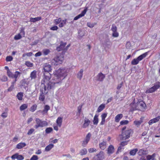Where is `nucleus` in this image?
<instances>
[{"mask_svg":"<svg viewBox=\"0 0 160 160\" xmlns=\"http://www.w3.org/2000/svg\"><path fill=\"white\" fill-rule=\"evenodd\" d=\"M13 57L11 56H7L6 58V60L7 62H10L13 60Z\"/></svg>","mask_w":160,"mask_h":160,"instance_id":"47","label":"nucleus"},{"mask_svg":"<svg viewBox=\"0 0 160 160\" xmlns=\"http://www.w3.org/2000/svg\"><path fill=\"white\" fill-rule=\"evenodd\" d=\"M105 105L102 104L100 105L98 107L97 112H99L102 111L105 108Z\"/></svg>","mask_w":160,"mask_h":160,"instance_id":"27","label":"nucleus"},{"mask_svg":"<svg viewBox=\"0 0 160 160\" xmlns=\"http://www.w3.org/2000/svg\"><path fill=\"white\" fill-rule=\"evenodd\" d=\"M155 156V154H153L152 155H148L146 156V158L147 160H150L152 158V157Z\"/></svg>","mask_w":160,"mask_h":160,"instance_id":"50","label":"nucleus"},{"mask_svg":"<svg viewBox=\"0 0 160 160\" xmlns=\"http://www.w3.org/2000/svg\"><path fill=\"white\" fill-rule=\"evenodd\" d=\"M106 142L103 141L102 142L100 143L99 144V148L101 149L104 150L106 147Z\"/></svg>","mask_w":160,"mask_h":160,"instance_id":"23","label":"nucleus"},{"mask_svg":"<svg viewBox=\"0 0 160 160\" xmlns=\"http://www.w3.org/2000/svg\"><path fill=\"white\" fill-rule=\"evenodd\" d=\"M37 105L36 104L33 105L30 108L29 110L32 112H34L36 110Z\"/></svg>","mask_w":160,"mask_h":160,"instance_id":"37","label":"nucleus"},{"mask_svg":"<svg viewBox=\"0 0 160 160\" xmlns=\"http://www.w3.org/2000/svg\"><path fill=\"white\" fill-rule=\"evenodd\" d=\"M50 109V107L48 105H45L44 107V109L42 111V112L47 113L48 111Z\"/></svg>","mask_w":160,"mask_h":160,"instance_id":"35","label":"nucleus"},{"mask_svg":"<svg viewBox=\"0 0 160 160\" xmlns=\"http://www.w3.org/2000/svg\"><path fill=\"white\" fill-rule=\"evenodd\" d=\"M7 73L9 77L13 78V74L9 70H8V71L7 72Z\"/></svg>","mask_w":160,"mask_h":160,"instance_id":"45","label":"nucleus"},{"mask_svg":"<svg viewBox=\"0 0 160 160\" xmlns=\"http://www.w3.org/2000/svg\"><path fill=\"white\" fill-rule=\"evenodd\" d=\"M114 147L113 145H111L108 148V153L109 154H111L114 152Z\"/></svg>","mask_w":160,"mask_h":160,"instance_id":"18","label":"nucleus"},{"mask_svg":"<svg viewBox=\"0 0 160 160\" xmlns=\"http://www.w3.org/2000/svg\"><path fill=\"white\" fill-rule=\"evenodd\" d=\"M147 153V151L146 150H144L143 149H140L138 152V155L140 156H142V155H146Z\"/></svg>","mask_w":160,"mask_h":160,"instance_id":"20","label":"nucleus"},{"mask_svg":"<svg viewBox=\"0 0 160 160\" xmlns=\"http://www.w3.org/2000/svg\"><path fill=\"white\" fill-rule=\"evenodd\" d=\"M44 78L42 80L41 83H46V82L49 81V80L51 78V75L49 72H44L43 73Z\"/></svg>","mask_w":160,"mask_h":160,"instance_id":"9","label":"nucleus"},{"mask_svg":"<svg viewBox=\"0 0 160 160\" xmlns=\"http://www.w3.org/2000/svg\"><path fill=\"white\" fill-rule=\"evenodd\" d=\"M52 130V128H46L45 130L46 133L47 134L51 132Z\"/></svg>","mask_w":160,"mask_h":160,"instance_id":"44","label":"nucleus"},{"mask_svg":"<svg viewBox=\"0 0 160 160\" xmlns=\"http://www.w3.org/2000/svg\"><path fill=\"white\" fill-rule=\"evenodd\" d=\"M50 52V51L48 49H45L43 50V53L45 55H48Z\"/></svg>","mask_w":160,"mask_h":160,"instance_id":"41","label":"nucleus"},{"mask_svg":"<svg viewBox=\"0 0 160 160\" xmlns=\"http://www.w3.org/2000/svg\"><path fill=\"white\" fill-rule=\"evenodd\" d=\"M96 151V149L95 148H90L88 149V152L90 153H92Z\"/></svg>","mask_w":160,"mask_h":160,"instance_id":"57","label":"nucleus"},{"mask_svg":"<svg viewBox=\"0 0 160 160\" xmlns=\"http://www.w3.org/2000/svg\"><path fill=\"white\" fill-rule=\"evenodd\" d=\"M54 21L55 24L57 25L62 21V20L61 18H59L58 19H55Z\"/></svg>","mask_w":160,"mask_h":160,"instance_id":"52","label":"nucleus"},{"mask_svg":"<svg viewBox=\"0 0 160 160\" xmlns=\"http://www.w3.org/2000/svg\"><path fill=\"white\" fill-rule=\"evenodd\" d=\"M54 146L53 144H51L48 145L45 148V151H49Z\"/></svg>","mask_w":160,"mask_h":160,"instance_id":"31","label":"nucleus"},{"mask_svg":"<svg viewBox=\"0 0 160 160\" xmlns=\"http://www.w3.org/2000/svg\"><path fill=\"white\" fill-rule=\"evenodd\" d=\"M130 106L131 107V108L130 109V111H133L134 110H132V106L133 107H135L137 106V104L136 105V104L133 101L130 104Z\"/></svg>","mask_w":160,"mask_h":160,"instance_id":"51","label":"nucleus"},{"mask_svg":"<svg viewBox=\"0 0 160 160\" xmlns=\"http://www.w3.org/2000/svg\"><path fill=\"white\" fill-rule=\"evenodd\" d=\"M63 60L64 58L62 56H57L53 59L52 61H53L52 62L53 63L54 62H55L54 65H58L59 64H62Z\"/></svg>","mask_w":160,"mask_h":160,"instance_id":"7","label":"nucleus"},{"mask_svg":"<svg viewBox=\"0 0 160 160\" xmlns=\"http://www.w3.org/2000/svg\"><path fill=\"white\" fill-rule=\"evenodd\" d=\"M96 23H92L91 22H88L87 23V25L88 27L90 28H92L96 25Z\"/></svg>","mask_w":160,"mask_h":160,"instance_id":"39","label":"nucleus"},{"mask_svg":"<svg viewBox=\"0 0 160 160\" xmlns=\"http://www.w3.org/2000/svg\"><path fill=\"white\" fill-rule=\"evenodd\" d=\"M133 133V131L131 129L126 130L122 132V134L119 135L121 140H125L129 138Z\"/></svg>","mask_w":160,"mask_h":160,"instance_id":"2","label":"nucleus"},{"mask_svg":"<svg viewBox=\"0 0 160 160\" xmlns=\"http://www.w3.org/2000/svg\"><path fill=\"white\" fill-rule=\"evenodd\" d=\"M12 159H17L18 160H22L24 159L23 156L22 155H19L18 153H16L11 156Z\"/></svg>","mask_w":160,"mask_h":160,"instance_id":"13","label":"nucleus"},{"mask_svg":"<svg viewBox=\"0 0 160 160\" xmlns=\"http://www.w3.org/2000/svg\"><path fill=\"white\" fill-rule=\"evenodd\" d=\"M83 70L82 69L80 70V71L77 74V77L80 80L82 78L83 75Z\"/></svg>","mask_w":160,"mask_h":160,"instance_id":"30","label":"nucleus"},{"mask_svg":"<svg viewBox=\"0 0 160 160\" xmlns=\"http://www.w3.org/2000/svg\"><path fill=\"white\" fill-rule=\"evenodd\" d=\"M119 36V34L117 31L113 32L112 34V36L114 37H117Z\"/></svg>","mask_w":160,"mask_h":160,"instance_id":"53","label":"nucleus"},{"mask_svg":"<svg viewBox=\"0 0 160 160\" xmlns=\"http://www.w3.org/2000/svg\"><path fill=\"white\" fill-rule=\"evenodd\" d=\"M36 76V72L35 71H33L30 74V77L32 79H35Z\"/></svg>","mask_w":160,"mask_h":160,"instance_id":"33","label":"nucleus"},{"mask_svg":"<svg viewBox=\"0 0 160 160\" xmlns=\"http://www.w3.org/2000/svg\"><path fill=\"white\" fill-rule=\"evenodd\" d=\"M23 97V93L22 92H18L17 95V98L19 100H21L22 99V97Z\"/></svg>","mask_w":160,"mask_h":160,"instance_id":"32","label":"nucleus"},{"mask_svg":"<svg viewBox=\"0 0 160 160\" xmlns=\"http://www.w3.org/2000/svg\"><path fill=\"white\" fill-rule=\"evenodd\" d=\"M58 29V27L57 26H54L50 28V30L54 31L57 30Z\"/></svg>","mask_w":160,"mask_h":160,"instance_id":"58","label":"nucleus"},{"mask_svg":"<svg viewBox=\"0 0 160 160\" xmlns=\"http://www.w3.org/2000/svg\"><path fill=\"white\" fill-rule=\"evenodd\" d=\"M136 104V106L135 107L132 106V110H139L140 108L142 109H146V103L142 101H138Z\"/></svg>","mask_w":160,"mask_h":160,"instance_id":"3","label":"nucleus"},{"mask_svg":"<svg viewBox=\"0 0 160 160\" xmlns=\"http://www.w3.org/2000/svg\"><path fill=\"white\" fill-rule=\"evenodd\" d=\"M90 122V120L85 117L84 121V123L82 125V128H85L88 127Z\"/></svg>","mask_w":160,"mask_h":160,"instance_id":"17","label":"nucleus"},{"mask_svg":"<svg viewBox=\"0 0 160 160\" xmlns=\"http://www.w3.org/2000/svg\"><path fill=\"white\" fill-rule=\"evenodd\" d=\"M34 131V129L33 128H31L30 129L29 131H28L27 134L28 135H31L33 132Z\"/></svg>","mask_w":160,"mask_h":160,"instance_id":"56","label":"nucleus"},{"mask_svg":"<svg viewBox=\"0 0 160 160\" xmlns=\"http://www.w3.org/2000/svg\"><path fill=\"white\" fill-rule=\"evenodd\" d=\"M35 121L37 123L35 126V128H38L39 127H43L46 126L48 125V123L47 122L42 121L38 118H36Z\"/></svg>","mask_w":160,"mask_h":160,"instance_id":"6","label":"nucleus"},{"mask_svg":"<svg viewBox=\"0 0 160 160\" xmlns=\"http://www.w3.org/2000/svg\"><path fill=\"white\" fill-rule=\"evenodd\" d=\"M20 83L21 86L22 87H26L27 85V80L25 79L22 80L20 82Z\"/></svg>","mask_w":160,"mask_h":160,"instance_id":"29","label":"nucleus"},{"mask_svg":"<svg viewBox=\"0 0 160 160\" xmlns=\"http://www.w3.org/2000/svg\"><path fill=\"white\" fill-rule=\"evenodd\" d=\"M138 151L137 148L131 150L130 152V154L131 155L134 156L135 155L137 152Z\"/></svg>","mask_w":160,"mask_h":160,"instance_id":"38","label":"nucleus"},{"mask_svg":"<svg viewBox=\"0 0 160 160\" xmlns=\"http://www.w3.org/2000/svg\"><path fill=\"white\" fill-rule=\"evenodd\" d=\"M117 27L115 24H112V26L111 30L113 31V32H115L117 31Z\"/></svg>","mask_w":160,"mask_h":160,"instance_id":"42","label":"nucleus"},{"mask_svg":"<svg viewBox=\"0 0 160 160\" xmlns=\"http://www.w3.org/2000/svg\"><path fill=\"white\" fill-rule=\"evenodd\" d=\"M25 65L28 67H32L33 66V64L29 61H26Z\"/></svg>","mask_w":160,"mask_h":160,"instance_id":"49","label":"nucleus"},{"mask_svg":"<svg viewBox=\"0 0 160 160\" xmlns=\"http://www.w3.org/2000/svg\"><path fill=\"white\" fill-rule=\"evenodd\" d=\"M43 68L45 72H49L52 70L51 65L47 63L44 64Z\"/></svg>","mask_w":160,"mask_h":160,"instance_id":"14","label":"nucleus"},{"mask_svg":"<svg viewBox=\"0 0 160 160\" xmlns=\"http://www.w3.org/2000/svg\"><path fill=\"white\" fill-rule=\"evenodd\" d=\"M160 86V84L159 82L156 83L152 87L150 88L149 89H148L146 91L147 93H152L155 91Z\"/></svg>","mask_w":160,"mask_h":160,"instance_id":"8","label":"nucleus"},{"mask_svg":"<svg viewBox=\"0 0 160 160\" xmlns=\"http://www.w3.org/2000/svg\"><path fill=\"white\" fill-rule=\"evenodd\" d=\"M91 136V134L90 132L88 133L87 134L84 140L83 141L82 144V145L83 147H85L86 146V145L89 141Z\"/></svg>","mask_w":160,"mask_h":160,"instance_id":"10","label":"nucleus"},{"mask_svg":"<svg viewBox=\"0 0 160 160\" xmlns=\"http://www.w3.org/2000/svg\"><path fill=\"white\" fill-rule=\"evenodd\" d=\"M160 119V116H158L150 120L148 122V124L149 125H151L153 123H155L158 122L159 120Z\"/></svg>","mask_w":160,"mask_h":160,"instance_id":"16","label":"nucleus"},{"mask_svg":"<svg viewBox=\"0 0 160 160\" xmlns=\"http://www.w3.org/2000/svg\"><path fill=\"white\" fill-rule=\"evenodd\" d=\"M65 72V69L59 68L54 74L51 80L44 84L42 83L41 87L42 88V84L44 85L46 87V91L48 92L49 90L54 88L57 84L61 83L62 81L67 76Z\"/></svg>","mask_w":160,"mask_h":160,"instance_id":"1","label":"nucleus"},{"mask_svg":"<svg viewBox=\"0 0 160 160\" xmlns=\"http://www.w3.org/2000/svg\"><path fill=\"white\" fill-rule=\"evenodd\" d=\"M129 123V121L127 120H122L120 122L121 125H124L127 124Z\"/></svg>","mask_w":160,"mask_h":160,"instance_id":"43","label":"nucleus"},{"mask_svg":"<svg viewBox=\"0 0 160 160\" xmlns=\"http://www.w3.org/2000/svg\"><path fill=\"white\" fill-rule=\"evenodd\" d=\"M42 19L41 17H38L35 18H30V21L31 22H35L36 21H39Z\"/></svg>","mask_w":160,"mask_h":160,"instance_id":"19","label":"nucleus"},{"mask_svg":"<svg viewBox=\"0 0 160 160\" xmlns=\"http://www.w3.org/2000/svg\"><path fill=\"white\" fill-rule=\"evenodd\" d=\"M8 114L6 112H4L2 113L1 115V116L3 117V118H5L7 117Z\"/></svg>","mask_w":160,"mask_h":160,"instance_id":"61","label":"nucleus"},{"mask_svg":"<svg viewBox=\"0 0 160 160\" xmlns=\"http://www.w3.org/2000/svg\"><path fill=\"white\" fill-rule=\"evenodd\" d=\"M122 84L123 82H122L120 84H118L117 86V89L118 90L120 89L122 87Z\"/></svg>","mask_w":160,"mask_h":160,"instance_id":"64","label":"nucleus"},{"mask_svg":"<svg viewBox=\"0 0 160 160\" xmlns=\"http://www.w3.org/2000/svg\"><path fill=\"white\" fill-rule=\"evenodd\" d=\"M123 117V115L122 114L117 115L115 118V121L116 122H118L120 119Z\"/></svg>","mask_w":160,"mask_h":160,"instance_id":"24","label":"nucleus"},{"mask_svg":"<svg viewBox=\"0 0 160 160\" xmlns=\"http://www.w3.org/2000/svg\"><path fill=\"white\" fill-rule=\"evenodd\" d=\"M28 108V105L26 104H22L20 107V109L21 111H23Z\"/></svg>","mask_w":160,"mask_h":160,"instance_id":"36","label":"nucleus"},{"mask_svg":"<svg viewBox=\"0 0 160 160\" xmlns=\"http://www.w3.org/2000/svg\"><path fill=\"white\" fill-rule=\"evenodd\" d=\"M105 75L101 72L98 73L96 77V80L102 82L105 78Z\"/></svg>","mask_w":160,"mask_h":160,"instance_id":"12","label":"nucleus"},{"mask_svg":"<svg viewBox=\"0 0 160 160\" xmlns=\"http://www.w3.org/2000/svg\"><path fill=\"white\" fill-rule=\"evenodd\" d=\"M128 142L127 141H123L120 144V145L122 146H125V145H126L128 144Z\"/></svg>","mask_w":160,"mask_h":160,"instance_id":"55","label":"nucleus"},{"mask_svg":"<svg viewBox=\"0 0 160 160\" xmlns=\"http://www.w3.org/2000/svg\"><path fill=\"white\" fill-rule=\"evenodd\" d=\"M107 115V113H103L101 115L102 119L103 120L105 119V118L106 117Z\"/></svg>","mask_w":160,"mask_h":160,"instance_id":"60","label":"nucleus"},{"mask_svg":"<svg viewBox=\"0 0 160 160\" xmlns=\"http://www.w3.org/2000/svg\"><path fill=\"white\" fill-rule=\"evenodd\" d=\"M21 73L18 71H16L15 73V74H13V78L17 79V78L18 76H20Z\"/></svg>","mask_w":160,"mask_h":160,"instance_id":"40","label":"nucleus"},{"mask_svg":"<svg viewBox=\"0 0 160 160\" xmlns=\"http://www.w3.org/2000/svg\"><path fill=\"white\" fill-rule=\"evenodd\" d=\"M41 55H42L41 52H37V53H36L35 54V56L36 57H37L41 56Z\"/></svg>","mask_w":160,"mask_h":160,"instance_id":"63","label":"nucleus"},{"mask_svg":"<svg viewBox=\"0 0 160 160\" xmlns=\"http://www.w3.org/2000/svg\"><path fill=\"white\" fill-rule=\"evenodd\" d=\"M42 88L40 87V95L39 98V100L43 101L45 100V96L44 95L46 94L48 92V91H46V87L45 86L42 84Z\"/></svg>","mask_w":160,"mask_h":160,"instance_id":"5","label":"nucleus"},{"mask_svg":"<svg viewBox=\"0 0 160 160\" xmlns=\"http://www.w3.org/2000/svg\"><path fill=\"white\" fill-rule=\"evenodd\" d=\"M148 55V52H146L138 56L137 58H134L132 61L131 63L132 65H136L138 64L139 61L145 58Z\"/></svg>","mask_w":160,"mask_h":160,"instance_id":"4","label":"nucleus"},{"mask_svg":"<svg viewBox=\"0 0 160 160\" xmlns=\"http://www.w3.org/2000/svg\"><path fill=\"white\" fill-rule=\"evenodd\" d=\"M62 118L61 117H58L56 120V123L57 125L59 127H61V126L62 122Z\"/></svg>","mask_w":160,"mask_h":160,"instance_id":"25","label":"nucleus"},{"mask_svg":"<svg viewBox=\"0 0 160 160\" xmlns=\"http://www.w3.org/2000/svg\"><path fill=\"white\" fill-rule=\"evenodd\" d=\"M26 144L24 142H20L18 144L16 148L18 149H21L26 146Z\"/></svg>","mask_w":160,"mask_h":160,"instance_id":"22","label":"nucleus"},{"mask_svg":"<svg viewBox=\"0 0 160 160\" xmlns=\"http://www.w3.org/2000/svg\"><path fill=\"white\" fill-rule=\"evenodd\" d=\"M22 37L20 34H18L15 36L14 39L15 40H18L20 39Z\"/></svg>","mask_w":160,"mask_h":160,"instance_id":"46","label":"nucleus"},{"mask_svg":"<svg viewBox=\"0 0 160 160\" xmlns=\"http://www.w3.org/2000/svg\"><path fill=\"white\" fill-rule=\"evenodd\" d=\"M87 151L86 148H84L80 150L79 153L81 155H84L87 153Z\"/></svg>","mask_w":160,"mask_h":160,"instance_id":"34","label":"nucleus"},{"mask_svg":"<svg viewBox=\"0 0 160 160\" xmlns=\"http://www.w3.org/2000/svg\"><path fill=\"white\" fill-rule=\"evenodd\" d=\"M38 42V40H36L32 42V43L30 44V45L31 46H33V45H36L37 44Z\"/></svg>","mask_w":160,"mask_h":160,"instance_id":"62","label":"nucleus"},{"mask_svg":"<svg viewBox=\"0 0 160 160\" xmlns=\"http://www.w3.org/2000/svg\"><path fill=\"white\" fill-rule=\"evenodd\" d=\"M32 54V53L31 52L25 53L22 54V57H25V56H27L28 57L31 56Z\"/></svg>","mask_w":160,"mask_h":160,"instance_id":"48","label":"nucleus"},{"mask_svg":"<svg viewBox=\"0 0 160 160\" xmlns=\"http://www.w3.org/2000/svg\"><path fill=\"white\" fill-rule=\"evenodd\" d=\"M87 10V8H85L83 11H82L80 14L78 15V17L79 18L84 15L86 13Z\"/></svg>","mask_w":160,"mask_h":160,"instance_id":"28","label":"nucleus"},{"mask_svg":"<svg viewBox=\"0 0 160 160\" xmlns=\"http://www.w3.org/2000/svg\"><path fill=\"white\" fill-rule=\"evenodd\" d=\"M96 160H103L104 158L103 152L101 151L99 153L97 154L94 157Z\"/></svg>","mask_w":160,"mask_h":160,"instance_id":"11","label":"nucleus"},{"mask_svg":"<svg viewBox=\"0 0 160 160\" xmlns=\"http://www.w3.org/2000/svg\"><path fill=\"white\" fill-rule=\"evenodd\" d=\"M66 42H63L62 41L60 42V45L57 47L56 50L58 51H60L63 50L66 45Z\"/></svg>","mask_w":160,"mask_h":160,"instance_id":"15","label":"nucleus"},{"mask_svg":"<svg viewBox=\"0 0 160 160\" xmlns=\"http://www.w3.org/2000/svg\"><path fill=\"white\" fill-rule=\"evenodd\" d=\"M98 115L96 114L94 117L93 123L94 125H97L98 124Z\"/></svg>","mask_w":160,"mask_h":160,"instance_id":"26","label":"nucleus"},{"mask_svg":"<svg viewBox=\"0 0 160 160\" xmlns=\"http://www.w3.org/2000/svg\"><path fill=\"white\" fill-rule=\"evenodd\" d=\"M38 156L34 155L30 158V160H38Z\"/></svg>","mask_w":160,"mask_h":160,"instance_id":"54","label":"nucleus"},{"mask_svg":"<svg viewBox=\"0 0 160 160\" xmlns=\"http://www.w3.org/2000/svg\"><path fill=\"white\" fill-rule=\"evenodd\" d=\"M8 80V78L6 76H3L2 77V78H1V80L3 82L6 81Z\"/></svg>","mask_w":160,"mask_h":160,"instance_id":"59","label":"nucleus"},{"mask_svg":"<svg viewBox=\"0 0 160 160\" xmlns=\"http://www.w3.org/2000/svg\"><path fill=\"white\" fill-rule=\"evenodd\" d=\"M144 118V117H142L140 118V120L138 121H135L134 122V124L137 126H139L143 122V119Z\"/></svg>","mask_w":160,"mask_h":160,"instance_id":"21","label":"nucleus"}]
</instances>
